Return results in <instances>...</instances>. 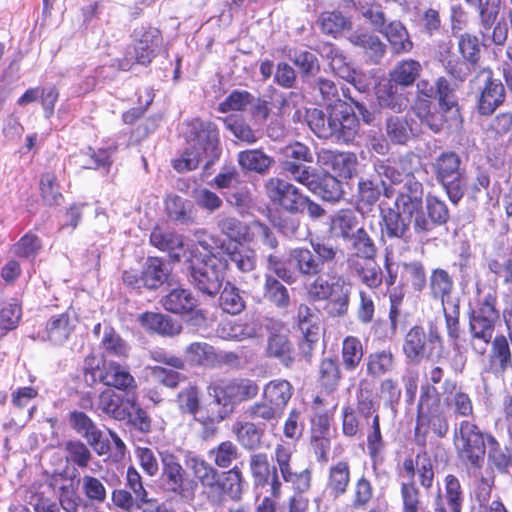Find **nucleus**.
I'll return each mask as SVG.
<instances>
[{
	"mask_svg": "<svg viewBox=\"0 0 512 512\" xmlns=\"http://www.w3.org/2000/svg\"><path fill=\"white\" fill-rule=\"evenodd\" d=\"M184 134L190 151L173 162L178 172L194 170L202 161H205L207 167L220 157L219 135L214 123L193 119L187 123Z\"/></svg>",
	"mask_w": 512,
	"mask_h": 512,
	"instance_id": "f257e3e1",
	"label": "nucleus"
},
{
	"mask_svg": "<svg viewBox=\"0 0 512 512\" xmlns=\"http://www.w3.org/2000/svg\"><path fill=\"white\" fill-rule=\"evenodd\" d=\"M44 485L32 486L28 491V503L35 512H101L93 503L83 499L78 482L65 480L57 490L58 502L45 496Z\"/></svg>",
	"mask_w": 512,
	"mask_h": 512,
	"instance_id": "f03ea898",
	"label": "nucleus"
},
{
	"mask_svg": "<svg viewBox=\"0 0 512 512\" xmlns=\"http://www.w3.org/2000/svg\"><path fill=\"white\" fill-rule=\"evenodd\" d=\"M458 55L450 43H443L437 51V59L446 73L454 80L464 82L475 70L480 58L478 38L463 34L458 40Z\"/></svg>",
	"mask_w": 512,
	"mask_h": 512,
	"instance_id": "7ed1b4c3",
	"label": "nucleus"
},
{
	"mask_svg": "<svg viewBox=\"0 0 512 512\" xmlns=\"http://www.w3.org/2000/svg\"><path fill=\"white\" fill-rule=\"evenodd\" d=\"M497 298L488 293L472 310L469 317V344L478 355H484L493 338L500 314L496 309Z\"/></svg>",
	"mask_w": 512,
	"mask_h": 512,
	"instance_id": "20e7f679",
	"label": "nucleus"
},
{
	"mask_svg": "<svg viewBox=\"0 0 512 512\" xmlns=\"http://www.w3.org/2000/svg\"><path fill=\"white\" fill-rule=\"evenodd\" d=\"M226 262L215 255L189 260L186 275L189 283L199 292L214 297L225 278Z\"/></svg>",
	"mask_w": 512,
	"mask_h": 512,
	"instance_id": "39448f33",
	"label": "nucleus"
},
{
	"mask_svg": "<svg viewBox=\"0 0 512 512\" xmlns=\"http://www.w3.org/2000/svg\"><path fill=\"white\" fill-rule=\"evenodd\" d=\"M312 250L304 247L291 249L289 262L305 280L322 274L325 264L335 261L337 248L324 242H311Z\"/></svg>",
	"mask_w": 512,
	"mask_h": 512,
	"instance_id": "423d86ee",
	"label": "nucleus"
},
{
	"mask_svg": "<svg viewBox=\"0 0 512 512\" xmlns=\"http://www.w3.org/2000/svg\"><path fill=\"white\" fill-rule=\"evenodd\" d=\"M486 436L479 427L467 420L454 431V445L459 459L475 468H481L486 452Z\"/></svg>",
	"mask_w": 512,
	"mask_h": 512,
	"instance_id": "0eeeda50",
	"label": "nucleus"
},
{
	"mask_svg": "<svg viewBox=\"0 0 512 512\" xmlns=\"http://www.w3.org/2000/svg\"><path fill=\"white\" fill-rule=\"evenodd\" d=\"M460 166V156L452 151L439 155L432 165L437 180L444 186L454 204H457L464 195L465 181Z\"/></svg>",
	"mask_w": 512,
	"mask_h": 512,
	"instance_id": "6e6552de",
	"label": "nucleus"
},
{
	"mask_svg": "<svg viewBox=\"0 0 512 512\" xmlns=\"http://www.w3.org/2000/svg\"><path fill=\"white\" fill-rule=\"evenodd\" d=\"M208 392L217 405L226 409L233 404L255 398L259 393V386L251 379L238 378L210 385Z\"/></svg>",
	"mask_w": 512,
	"mask_h": 512,
	"instance_id": "1a4fd4ad",
	"label": "nucleus"
},
{
	"mask_svg": "<svg viewBox=\"0 0 512 512\" xmlns=\"http://www.w3.org/2000/svg\"><path fill=\"white\" fill-rule=\"evenodd\" d=\"M266 330L268 336L264 350L265 356L276 359L284 367L290 368L295 362L296 353L284 323L270 320Z\"/></svg>",
	"mask_w": 512,
	"mask_h": 512,
	"instance_id": "9d476101",
	"label": "nucleus"
},
{
	"mask_svg": "<svg viewBox=\"0 0 512 512\" xmlns=\"http://www.w3.org/2000/svg\"><path fill=\"white\" fill-rule=\"evenodd\" d=\"M476 82H483L477 102L478 112L481 115L489 116L504 103L505 88L500 80L493 78V73L489 68H482L476 73L470 83Z\"/></svg>",
	"mask_w": 512,
	"mask_h": 512,
	"instance_id": "9b49d317",
	"label": "nucleus"
},
{
	"mask_svg": "<svg viewBox=\"0 0 512 512\" xmlns=\"http://www.w3.org/2000/svg\"><path fill=\"white\" fill-rule=\"evenodd\" d=\"M266 194L275 204L291 214L302 213V206L306 195L291 182L272 177L266 181Z\"/></svg>",
	"mask_w": 512,
	"mask_h": 512,
	"instance_id": "f8f14e48",
	"label": "nucleus"
},
{
	"mask_svg": "<svg viewBox=\"0 0 512 512\" xmlns=\"http://www.w3.org/2000/svg\"><path fill=\"white\" fill-rule=\"evenodd\" d=\"M249 469L256 489H266L271 496L280 498L282 483L279 479V468L271 466L265 453H255L250 456Z\"/></svg>",
	"mask_w": 512,
	"mask_h": 512,
	"instance_id": "ddd939ff",
	"label": "nucleus"
},
{
	"mask_svg": "<svg viewBox=\"0 0 512 512\" xmlns=\"http://www.w3.org/2000/svg\"><path fill=\"white\" fill-rule=\"evenodd\" d=\"M88 374H91L93 382L99 380L105 386L113 387L128 395L137 388V382L129 370L114 361L105 362L102 369L86 368V376Z\"/></svg>",
	"mask_w": 512,
	"mask_h": 512,
	"instance_id": "4468645a",
	"label": "nucleus"
},
{
	"mask_svg": "<svg viewBox=\"0 0 512 512\" xmlns=\"http://www.w3.org/2000/svg\"><path fill=\"white\" fill-rule=\"evenodd\" d=\"M274 459L278 465L279 472L286 483L292 485L295 494L303 495L311 487L312 473L309 469H303L300 472L292 470L291 459L292 451L284 445H277L274 451Z\"/></svg>",
	"mask_w": 512,
	"mask_h": 512,
	"instance_id": "2eb2a0df",
	"label": "nucleus"
},
{
	"mask_svg": "<svg viewBox=\"0 0 512 512\" xmlns=\"http://www.w3.org/2000/svg\"><path fill=\"white\" fill-rule=\"evenodd\" d=\"M438 341L437 332L427 335L421 326H414L405 335L403 353L409 361L420 363L432 354L433 345Z\"/></svg>",
	"mask_w": 512,
	"mask_h": 512,
	"instance_id": "dca6fc26",
	"label": "nucleus"
},
{
	"mask_svg": "<svg viewBox=\"0 0 512 512\" xmlns=\"http://www.w3.org/2000/svg\"><path fill=\"white\" fill-rule=\"evenodd\" d=\"M464 491L459 479L448 474L444 478V492H439L433 502V512H462Z\"/></svg>",
	"mask_w": 512,
	"mask_h": 512,
	"instance_id": "f3484780",
	"label": "nucleus"
},
{
	"mask_svg": "<svg viewBox=\"0 0 512 512\" xmlns=\"http://www.w3.org/2000/svg\"><path fill=\"white\" fill-rule=\"evenodd\" d=\"M335 132L333 142L348 144L355 140L359 131V121L347 103L334 105Z\"/></svg>",
	"mask_w": 512,
	"mask_h": 512,
	"instance_id": "a211bd4d",
	"label": "nucleus"
},
{
	"mask_svg": "<svg viewBox=\"0 0 512 512\" xmlns=\"http://www.w3.org/2000/svg\"><path fill=\"white\" fill-rule=\"evenodd\" d=\"M129 407H135V398H125L112 389H105L97 399V410L118 421L129 417Z\"/></svg>",
	"mask_w": 512,
	"mask_h": 512,
	"instance_id": "6ab92c4d",
	"label": "nucleus"
},
{
	"mask_svg": "<svg viewBox=\"0 0 512 512\" xmlns=\"http://www.w3.org/2000/svg\"><path fill=\"white\" fill-rule=\"evenodd\" d=\"M395 206L410 217L423 208V186L414 176L406 175L404 186L395 200Z\"/></svg>",
	"mask_w": 512,
	"mask_h": 512,
	"instance_id": "aec40b11",
	"label": "nucleus"
},
{
	"mask_svg": "<svg viewBox=\"0 0 512 512\" xmlns=\"http://www.w3.org/2000/svg\"><path fill=\"white\" fill-rule=\"evenodd\" d=\"M347 267L360 281L371 289L378 288L383 281V273L375 258L349 256Z\"/></svg>",
	"mask_w": 512,
	"mask_h": 512,
	"instance_id": "412c9836",
	"label": "nucleus"
},
{
	"mask_svg": "<svg viewBox=\"0 0 512 512\" xmlns=\"http://www.w3.org/2000/svg\"><path fill=\"white\" fill-rule=\"evenodd\" d=\"M450 407V396L441 399L439 392L430 384L421 387V394L417 405V419L445 413Z\"/></svg>",
	"mask_w": 512,
	"mask_h": 512,
	"instance_id": "4be33fe9",
	"label": "nucleus"
},
{
	"mask_svg": "<svg viewBox=\"0 0 512 512\" xmlns=\"http://www.w3.org/2000/svg\"><path fill=\"white\" fill-rule=\"evenodd\" d=\"M351 289V284L342 276L334 277L333 290L330 291L329 298L325 299L327 301L325 311L329 316L342 317L347 313Z\"/></svg>",
	"mask_w": 512,
	"mask_h": 512,
	"instance_id": "5701e85b",
	"label": "nucleus"
},
{
	"mask_svg": "<svg viewBox=\"0 0 512 512\" xmlns=\"http://www.w3.org/2000/svg\"><path fill=\"white\" fill-rule=\"evenodd\" d=\"M162 463L161 480L168 491L179 493L183 489L184 469L177 457L169 451L160 452Z\"/></svg>",
	"mask_w": 512,
	"mask_h": 512,
	"instance_id": "b1692460",
	"label": "nucleus"
},
{
	"mask_svg": "<svg viewBox=\"0 0 512 512\" xmlns=\"http://www.w3.org/2000/svg\"><path fill=\"white\" fill-rule=\"evenodd\" d=\"M150 243L159 250L167 252L174 261H179L185 253L183 237L160 227L154 228L151 232Z\"/></svg>",
	"mask_w": 512,
	"mask_h": 512,
	"instance_id": "393cba45",
	"label": "nucleus"
},
{
	"mask_svg": "<svg viewBox=\"0 0 512 512\" xmlns=\"http://www.w3.org/2000/svg\"><path fill=\"white\" fill-rule=\"evenodd\" d=\"M162 43V36L158 29L149 27L137 33L135 44V57L139 64H149L156 55V50Z\"/></svg>",
	"mask_w": 512,
	"mask_h": 512,
	"instance_id": "a878e982",
	"label": "nucleus"
},
{
	"mask_svg": "<svg viewBox=\"0 0 512 512\" xmlns=\"http://www.w3.org/2000/svg\"><path fill=\"white\" fill-rule=\"evenodd\" d=\"M76 322L75 315L70 311L52 316L46 325V339L55 345H62L69 339Z\"/></svg>",
	"mask_w": 512,
	"mask_h": 512,
	"instance_id": "bb28decb",
	"label": "nucleus"
},
{
	"mask_svg": "<svg viewBox=\"0 0 512 512\" xmlns=\"http://www.w3.org/2000/svg\"><path fill=\"white\" fill-rule=\"evenodd\" d=\"M402 211L393 208H381L382 236L390 239L409 240V222L401 215Z\"/></svg>",
	"mask_w": 512,
	"mask_h": 512,
	"instance_id": "cd10ccee",
	"label": "nucleus"
},
{
	"mask_svg": "<svg viewBox=\"0 0 512 512\" xmlns=\"http://www.w3.org/2000/svg\"><path fill=\"white\" fill-rule=\"evenodd\" d=\"M306 122L318 138L333 141L336 125L334 106L327 107V113L317 108L307 110Z\"/></svg>",
	"mask_w": 512,
	"mask_h": 512,
	"instance_id": "c85d7f7f",
	"label": "nucleus"
},
{
	"mask_svg": "<svg viewBox=\"0 0 512 512\" xmlns=\"http://www.w3.org/2000/svg\"><path fill=\"white\" fill-rule=\"evenodd\" d=\"M170 270L166 262L158 257H148L142 269L143 287L155 290L168 281Z\"/></svg>",
	"mask_w": 512,
	"mask_h": 512,
	"instance_id": "c756f323",
	"label": "nucleus"
},
{
	"mask_svg": "<svg viewBox=\"0 0 512 512\" xmlns=\"http://www.w3.org/2000/svg\"><path fill=\"white\" fill-rule=\"evenodd\" d=\"M161 303L165 310L174 314H186L192 312L198 305L192 292L182 287L173 288L164 296Z\"/></svg>",
	"mask_w": 512,
	"mask_h": 512,
	"instance_id": "7c9ffc66",
	"label": "nucleus"
},
{
	"mask_svg": "<svg viewBox=\"0 0 512 512\" xmlns=\"http://www.w3.org/2000/svg\"><path fill=\"white\" fill-rule=\"evenodd\" d=\"M142 326L162 336H176L180 334L182 326L171 317L154 312H146L139 316Z\"/></svg>",
	"mask_w": 512,
	"mask_h": 512,
	"instance_id": "2f4dec72",
	"label": "nucleus"
},
{
	"mask_svg": "<svg viewBox=\"0 0 512 512\" xmlns=\"http://www.w3.org/2000/svg\"><path fill=\"white\" fill-rule=\"evenodd\" d=\"M382 192L387 198L393 195V190L389 187L388 182L380 179L376 174L369 178H361L358 182V197L366 204L376 203Z\"/></svg>",
	"mask_w": 512,
	"mask_h": 512,
	"instance_id": "473e14b6",
	"label": "nucleus"
},
{
	"mask_svg": "<svg viewBox=\"0 0 512 512\" xmlns=\"http://www.w3.org/2000/svg\"><path fill=\"white\" fill-rule=\"evenodd\" d=\"M318 162L330 166L343 177H350L355 170L356 157L352 153L322 149L318 153Z\"/></svg>",
	"mask_w": 512,
	"mask_h": 512,
	"instance_id": "72a5a7b5",
	"label": "nucleus"
},
{
	"mask_svg": "<svg viewBox=\"0 0 512 512\" xmlns=\"http://www.w3.org/2000/svg\"><path fill=\"white\" fill-rule=\"evenodd\" d=\"M242 480V473L237 467L220 473L218 485L212 490L211 494L218 497L226 495L231 500L238 501L243 493Z\"/></svg>",
	"mask_w": 512,
	"mask_h": 512,
	"instance_id": "f704fd0d",
	"label": "nucleus"
},
{
	"mask_svg": "<svg viewBox=\"0 0 512 512\" xmlns=\"http://www.w3.org/2000/svg\"><path fill=\"white\" fill-rule=\"evenodd\" d=\"M357 228H360L359 219L350 209L340 210L330 219L329 231L336 238L348 240Z\"/></svg>",
	"mask_w": 512,
	"mask_h": 512,
	"instance_id": "c9c22d12",
	"label": "nucleus"
},
{
	"mask_svg": "<svg viewBox=\"0 0 512 512\" xmlns=\"http://www.w3.org/2000/svg\"><path fill=\"white\" fill-rule=\"evenodd\" d=\"M490 363L494 373L502 377L509 369L512 368V354L505 336L500 335L494 338L492 342Z\"/></svg>",
	"mask_w": 512,
	"mask_h": 512,
	"instance_id": "e433bc0d",
	"label": "nucleus"
},
{
	"mask_svg": "<svg viewBox=\"0 0 512 512\" xmlns=\"http://www.w3.org/2000/svg\"><path fill=\"white\" fill-rule=\"evenodd\" d=\"M422 71V65L414 59H405L398 62L389 73V83L409 87L413 85Z\"/></svg>",
	"mask_w": 512,
	"mask_h": 512,
	"instance_id": "4c0bfd02",
	"label": "nucleus"
},
{
	"mask_svg": "<svg viewBox=\"0 0 512 512\" xmlns=\"http://www.w3.org/2000/svg\"><path fill=\"white\" fill-rule=\"evenodd\" d=\"M381 32L385 34L394 54H406L413 49L414 45L410 39V35L400 21L389 23Z\"/></svg>",
	"mask_w": 512,
	"mask_h": 512,
	"instance_id": "58836bf2",
	"label": "nucleus"
},
{
	"mask_svg": "<svg viewBox=\"0 0 512 512\" xmlns=\"http://www.w3.org/2000/svg\"><path fill=\"white\" fill-rule=\"evenodd\" d=\"M184 353L192 365L214 367L219 364L215 348L206 342H193L185 348Z\"/></svg>",
	"mask_w": 512,
	"mask_h": 512,
	"instance_id": "ea45409f",
	"label": "nucleus"
},
{
	"mask_svg": "<svg viewBox=\"0 0 512 512\" xmlns=\"http://www.w3.org/2000/svg\"><path fill=\"white\" fill-rule=\"evenodd\" d=\"M217 228L221 234L225 235L232 241L250 242V224L247 225L238 218L226 214H220L217 217Z\"/></svg>",
	"mask_w": 512,
	"mask_h": 512,
	"instance_id": "a19ab883",
	"label": "nucleus"
},
{
	"mask_svg": "<svg viewBox=\"0 0 512 512\" xmlns=\"http://www.w3.org/2000/svg\"><path fill=\"white\" fill-rule=\"evenodd\" d=\"M186 465L201 486L209 490V493L218 485L220 473L204 459L193 456L187 459Z\"/></svg>",
	"mask_w": 512,
	"mask_h": 512,
	"instance_id": "79ce46f5",
	"label": "nucleus"
},
{
	"mask_svg": "<svg viewBox=\"0 0 512 512\" xmlns=\"http://www.w3.org/2000/svg\"><path fill=\"white\" fill-rule=\"evenodd\" d=\"M488 463L500 473H508L512 467V450L501 445L494 436L487 435Z\"/></svg>",
	"mask_w": 512,
	"mask_h": 512,
	"instance_id": "37998d69",
	"label": "nucleus"
},
{
	"mask_svg": "<svg viewBox=\"0 0 512 512\" xmlns=\"http://www.w3.org/2000/svg\"><path fill=\"white\" fill-rule=\"evenodd\" d=\"M282 170L285 177L288 179L287 181L297 182L306 187L309 191L315 189L314 183L318 174L312 167L303 163L285 160L282 163Z\"/></svg>",
	"mask_w": 512,
	"mask_h": 512,
	"instance_id": "c03bdc74",
	"label": "nucleus"
},
{
	"mask_svg": "<svg viewBox=\"0 0 512 512\" xmlns=\"http://www.w3.org/2000/svg\"><path fill=\"white\" fill-rule=\"evenodd\" d=\"M293 394L292 385L286 380H272L263 389L264 399L281 413Z\"/></svg>",
	"mask_w": 512,
	"mask_h": 512,
	"instance_id": "a18cd8bd",
	"label": "nucleus"
},
{
	"mask_svg": "<svg viewBox=\"0 0 512 512\" xmlns=\"http://www.w3.org/2000/svg\"><path fill=\"white\" fill-rule=\"evenodd\" d=\"M238 163L243 170L263 175L268 172L275 161L273 157L265 154L262 150L251 149L238 154Z\"/></svg>",
	"mask_w": 512,
	"mask_h": 512,
	"instance_id": "49530a36",
	"label": "nucleus"
},
{
	"mask_svg": "<svg viewBox=\"0 0 512 512\" xmlns=\"http://www.w3.org/2000/svg\"><path fill=\"white\" fill-rule=\"evenodd\" d=\"M377 100L381 108L390 109L395 113H402L409 105L407 95L391 83L379 88Z\"/></svg>",
	"mask_w": 512,
	"mask_h": 512,
	"instance_id": "de8ad7c7",
	"label": "nucleus"
},
{
	"mask_svg": "<svg viewBox=\"0 0 512 512\" xmlns=\"http://www.w3.org/2000/svg\"><path fill=\"white\" fill-rule=\"evenodd\" d=\"M465 2L477 8L481 27L480 32L483 37H486L499 15L501 0H465Z\"/></svg>",
	"mask_w": 512,
	"mask_h": 512,
	"instance_id": "09e8293b",
	"label": "nucleus"
},
{
	"mask_svg": "<svg viewBox=\"0 0 512 512\" xmlns=\"http://www.w3.org/2000/svg\"><path fill=\"white\" fill-rule=\"evenodd\" d=\"M314 188L311 192L327 202H338L344 194L342 183L329 173L318 174Z\"/></svg>",
	"mask_w": 512,
	"mask_h": 512,
	"instance_id": "8fccbe9b",
	"label": "nucleus"
},
{
	"mask_svg": "<svg viewBox=\"0 0 512 512\" xmlns=\"http://www.w3.org/2000/svg\"><path fill=\"white\" fill-rule=\"evenodd\" d=\"M348 40L352 45L362 48L374 61L382 58L386 52V45L377 35L369 32H353Z\"/></svg>",
	"mask_w": 512,
	"mask_h": 512,
	"instance_id": "3c124183",
	"label": "nucleus"
},
{
	"mask_svg": "<svg viewBox=\"0 0 512 512\" xmlns=\"http://www.w3.org/2000/svg\"><path fill=\"white\" fill-rule=\"evenodd\" d=\"M317 25L325 35L337 38L345 30L351 29V21L339 11H327L319 15Z\"/></svg>",
	"mask_w": 512,
	"mask_h": 512,
	"instance_id": "603ef678",
	"label": "nucleus"
},
{
	"mask_svg": "<svg viewBox=\"0 0 512 512\" xmlns=\"http://www.w3.org/2000/svg\"><path fill=\"white\" fill-rule=\"evenodd\" d=\"M70 426L83 438L89 445H95L102 437V432L96 424L84 412L73 411L69 417Z\"/></svg>",
	"mask_w": 512,
	"mask_h": 512,
	"instance_id": "864d4df0",
	"label": "nucleus"
},
{
	"mask_svg": "<svg viewBox=\"0 0 512 512\" xmlns=\"http://www.w3.org/2000/svg\"><path fill=\"white\" fill-rule=\"evenodd\" d=\"M454 282L451 275L442 268L433 269L429 278V288L433 298L440 299L443 304L453 300L450 296Z\"/></svg>",
	"mask_w": 512,
	"mask_h": 512,
	"instance_id": "5fc2aeb1",
	"label": "nucleus"
},
{
	"mask_svg": "<svg viewBox=\"0 0 512 512\" xmlns=\"http://www.w3.org/2000/svg\"><path fill=\"white\" fill-rule=\"evenodd\" d=\"M218 332L222 338L243 341L257 337L259 326L253 320H240L224 324Z\"/></svg>",
	"mask_w": 512,
	"mask_h": 512,
	"instance_id": "6e6d98bb",
	"label": "nucleus"
},
{
	"mask_svg": "<svg viewBox=\"0 0 512 512\" xmlns=\"http://www.w3.org/2000/svg\"><path fill=\"white\" fill-rule=\"evenodd\" d=\"M263 297L279 309H286L290 305V294L287 287L272 275H265Z\"/></svg>",
	"mask_w": 512,
	"mask_h": 512,
	"instance_id": "4d7b16f0",
	"label": "nucleus"
},
{
	"mask_svg": "<svg viewBox=\"0 0 512 512\" xmlns=\"http://www.w3.org/2000/svg\"><path fill=\"white\" fill-rule=\"evenodd\" d=\"M350 482V467L347 462L340 461L329 469L327 489L329 493L337 498L343 495Z\"/></svg>",
	"mask_w": 512,
	"mask_h": 512,
	"instance_id": "13d9d810",
	"label": "nucleus"
},
{
	"mask_svg": "<svg viewBox=\"0 0 512 512\" xmlns=\"http://www.w3.org/2000/svg\"><path fill=\"white\" fill-rule=\"evenodd\" d=\"M326 57L329 59V65L335 75L349 83L355 81L356 72L339 48L328 45L326 47Z\"/></svg>",
	"mask_w": 512,
	"mask_h": 512,
	"instance_id": "bf43d9fd",
	"label": "nucleus"
},
{
	"mask_svg": "<svg viewBox=\"0 0 512 512\" xmlns=\"http://www.w3.org/2000/svg\"><path fill=\"white\" fill-rule=\"evenodd\" d=\"M385 133L394 144H405L414 135L411 123L404 117L390 115L386 119Z\"/></svg>",
	"mask_w": 512,
	"mask_h": 512,
	"instance_id": "052dcab7",
	"label": "nucleus"
},
{
	"mask_svg": "<svg viewBox=\"0 0 512 512\" xmlns=\"http://www.w3.org/2000/svg\"><path fill=\"white\" fill-rule=\"evenodd\" d=\"M395 368V357L390 350L376 351L367 357V374L381 377Z\"/></svg>",
	"mask_w": 512,
	"mask_h": 512,
	"instance_id": "680f3d73",
	"label": "nucleus"
},
{
	"mask_svg": "<svg viewBox=\"0 0 512 512\" xmlns=\"http://www.w3.org/2000/svg\"><path fill=\"white\" fill-rule=\"evenodd\" d=\"M364 355L361 341L354 336H347L342 342V363L347 371H354L362 361Z\"/></svg>",
	"mask_w": 512,
	"mask_h": 512,
	"instance_id": "e2e57ef3",
	"label": "nucleus"
},
{
	"mask_svg": "<svg viewBox=\"0 0 512 512\" xmlns=\"http://www.w3.org/2000/svg\"><path fill=\"white\" fill-rule=\"evenodd\" d=\"M238 442L249 450L257 449L261 443L263 431L252 422H237L233 427Z\"/></svg>",
	"mask_w": 512,
	"mask_h": 512,
	"instance_id": "0e129e2a",
	"label": "nucleus"
},
{
	"mask_svg": "<svg viewBox=\"0 0 512 512\" xmlns=\"http://www.w3.org/2000/svg\"><path fill=\"white\" fill-rule=\"evenodd\" d=\"M341 381V370L338 360L335 358H324L319 365V382L327 391L337 389Z\"/></svg>",
	"mask_w": 512,
	"mask_h": 512,
	"instance_id": "69168bd1",
	"label": "nucleus"
},
{
	"mask_svg": "<svg viewBox=\"0 0 512 512\" xmlns=\"http://www.w3.org/2000/svg\"><path fill=\"white\" fill-rule=\"evenodd\" d=\"M348 240L351 242V247L355 251L350 256H358L363 259L376 257V245L363 227L357 228L355 234H353Z\"/></svg>",
	"mask_w": 512,
	"mask_h": 512,
	"instance_id": "338daca9",
	"label": "nucleus"
},
{
	"mask_svg": "<svg viewBox=\"0 0 512 512\" xmlns=\"http://www.w3.org/2000/svg\"><path fill=\"white\" fill-rule=\"evenodd\" d=\"M166 210L169 217L175 221L187 223L193 219V206L190 201L178 195H172L166 199Z\"/></svg>",
	"mask_w": 512,
	"mask_h": 512,
	"instance_id": "774afa93",
	"label": "nucleus"
}]
</instances>
